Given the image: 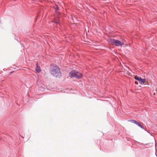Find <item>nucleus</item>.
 <instances>
[{
  "label": "nucleus",
  "instance_id": "nucleus-1",
  "mask_svg": "<svg viewBox=\"0 0 157 157\" xmlns=\"http://www.w3.org/2000/svg\"><path fill=\"white\" fill-rule=\"evenodd\" d=\"M51 74L56 77H59L61 76V73L59 68L57 66H52L51 68Z\"/></svg>",
  "mask_w": 157,
  "mask_h": 157
},
{
  "label": "nucleus",
  "instance_id": "nucleus-2",
  "mask_svg": "<svg viewBox=\"0 0 157 157\" xmlns=\"http://www.w3.org/2000/svg\"><path fill=\"white\" fill-rule=\"evenodd\" d=\"M124 40H122L121 41H120L114 39H110L109 40V41L111 44L116 46H122L124 45Z\"/></svg>",
  "mask_w": 157,
  "mask_h": 157
},
{
  "label": "nucleus",
  "instance_id": "nucleus-3",
  "mask_svg": "<svg viewBox=\"0 0 157 157\" xmlns=\"http://www.w3.org/2000/svg\"><path fill=\"white\" fill-rule=\"evenodd\" d=\"M134 78L137 81H138L140 84L144 83L146 82L145 79H142L140 77L138 76H136L134 77Z\"/></svg>",
  "mask_w": 157,
  "mask_h": 157
},
{
  "label": "nucleus",
  "instance_id": "nucleus-4",
  "mask_svg": "<svg viewBox=\"0 0 157 157\" xmlns=\"http://www.w3.org/2000/svg\"><path fill=\"white\" fill-rule=\"evenodd\" d=\"M75 77L77 78H79L82 77V74L79 72L76 71Z\"/></svg>",
  "mask_w": 157,
  "mask_h": 157
},
{
  "label": "nucleus",
  "instance_id": "nucleus-5",
  "mask_svg": "<svg viewBox=\"0 0 157 157\" xmlns=\"http://www.w3.org/2000/svg\"><path fill=\"white\" fill-rule=\"evenodd\" d=\"M76 71H72L70 73V76L71 78L75 77Z\"/></svg>",
  "mask_w": 157,
  "mask_h": 157
},
{
  "label": "nucleus",
  "instance_id": "nucleus-6",
  "mask_svg": "<svg viewBox=\"0 0 157 157\" xmlns=\"http://www.w3.org/2000/svg\"><path fill=\"white\" fill-rule=\"evenodd\" d=\"M36 71L37 72H40L41 71V69H40V67L38 66V63H36Z\"/></svg>",
  "mask_w": 157,
  "mask_h": 157
},
{
  "label": "nucleus",
  "instance_id": "nucleus-7",
  "mask_svg": "<svg viewBox=\"0 0 157 157\" xmlns=\"http://www.w3.org/2000/svg\"><path fill=\"white\" fill-rule=\"evenodd\" d=\"M58 19L59 18L58 17L57 18H56V19H55L54 20V22L56 24L59 23V22H58Z\"/></svg>",
  "mask_w": 157,
  "mask_h": 157
},
{
  "label": "nucleus",
  "instance_id": "nucleus-8",
  "mask_svg": "<svg viewBox=\"0 0 157 157\" xmlns=\"http://www.w3.org/2000/svg\"><path fill=\"white\" fill-rule=\"evenodd\" d=\"M136 125H138L139 127H140L141 128H143V127L140 125V124H139L138 122H137V123L136 124Z\"/></svg>",
  "mask_w": 157,
  "mask_h": 157
},
{
  "label": "nucleus",
  "instance_id": "nucleus-9",
  "mask_svg": "<svg viewBox=\"0 0 157 157\" xmlns=\"http://www.w3.org/2000/svg\"><path fill=\"white\" fill-rule=\"evenodd\" d=\"M132 122H133V123H135V124L136 123H137V122L136 121H135V120H132Z\"/></svg>",
  "mask_w": 157,
  "mask_h": 157
},
{
  "label": "nucleus",
  "instance_id": "nucleus-10",
  "mask_svg": "<svg viewBox=\"0 0 157 157\" xmlns=\"http://www.w3.org/2000/svg\"><path fill=\"white\" fill-rule=\"evenodd\" d=\"M135 83L136 84H138V82H137V81H135Z\"/></svg>",
  "mask_w": 157,
  "mask_h": 157
}]
</instances>
